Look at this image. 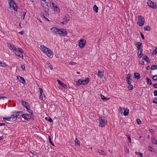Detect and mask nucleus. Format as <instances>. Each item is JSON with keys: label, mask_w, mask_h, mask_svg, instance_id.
<instances>
[{"label": "nucleus", "mask_w": 157, "mask_h": 157, "mask_svg": "<svg viewBox=\"0 0 157 157\" xmlns=\"http://www.w3.org/2000/svg\"><path fill=\"white\" fill-rule=\"evenodd\" d=\"M17 56H18L20 57H22L23 59V56L22 53L24 52L23 50L21 48H16L15 50L13 51Z\"/></svg>", "instance_id": "obj_1"}, {"label": "nucleus", "mask_w": 157, "mask_h": 157, "mask_svg": "<svg viewBox=\"0 0 157 157\" xmlns=\"http://www.w3.org/2000/svg\"><path fill=\"white\" fill-rule=\"evenodd\" d=\"M99 126L101 127H103L105 126L107 124V120L103 117L99 118Z\"/></svg>", "instance_id": "obj_2"}, {"label": "nucleus", "mask_w": 157, "mask_h": 157, "mask_svg": "<svg viewBox=\"0 0 157 157\" xmlns=\"http://www.w3.org/2000/svg\"><path fill=\"white\" fill-rule=\"evenodd\" d=\"M9 4L10 8H13V9L15 11H17V4L14 0H9Z\"/></svg>", "instance_id": "obj_3"}, {"label": "nucleus", "mask_w": 157, "mask_h": 157, "mask_svg": "<svg viewBox=\"0 0 157 157\" xmlns=\"http://www.w3.org/2000/svg\"><path fill=\"white\" fill-rule=\"evenodd\" d=\"M139 21L137 22V23L139 25L142 26L145 22V19L141 16H139Z\"/></svg>", "instance_id": "obj_4"}, {"label": "nucleus", "mask_w": 157, "mask_h": 157, "mask_svg": "<svg viewBox=\"0 0 157 157\" xmlns=\"http://www.w3.org/2000/svg\"><path fill=\"white\" fill-rule=\"evenodd\" d=\"M21 117L25 120H28L29 119L34 120V116L30 115L28 114H23L21 115Z\"/></svg>", "instance_id": "obj_5"}, {"label": "nucleus", "mask_w": 157, "mask_h": 157, "mask_svg": "<svg viewBox=\"0 0 157 157\" xmlns=\"http://www.w3.org/2000/svg\"><path fill=\"white\" fill-rule=\"evenodd\" d=\"M57 34H59L60 36H64L67 35V33L65 29H59V31H58Z\"/></svg>", "instance_id": "obj_6"}, {"label": "nucleus", "mask_w": 157, "mask_h": 157, "mask_svg": "<svg viewBox=\"0 0 157 157\" xmlns=\"http://www.w3.org/2000/svg\"><path fill=\"white\" fill-rule=\"evenodd\" d=\"M147 4L149 6L153 9H156L157 8L156 3L155 2H153L150 0L148 1L147 2Z\"/></svg>", "instance_id": "obj_7"}, {"label": "nucleus", "mask_w": 157, "mask_h": 157, "mask_svg": "<svg viewBox=\"0 0 157 157\" xmlns=\"http://www.w3.org/2000/svg\"><path fill=\"white\" fill-rule=\"evenodd\" d=\"M86 40L84 39H81L79 41L78 45L79 47L82 48L84 47L86 44Z\"/></svg>", "instance_id": "obj_8"}, {"label": "nucleus", "mask_w": 157, "mask_h": 157, "mask_svg": "<svg viewBox=\"0 0 157 157\" xmlns=\"http://www.w3.org/2000/svg\"><path fill=\"white\" fill-rule=\"evenodd\" d=\"M21 102L22 105L25 107L27 110H29L30 106L28 102H26L25 100L22 99L21 100Z\"/></svg>", "instance_id": "obj_9"}, {"label": "nucleus", "mask_w": 157, "mask_h": 157, "mask_svg": "<svg viewBox=\"0 0 157 157\" xmlns=\"http://www.w3.org/2000/svg\"><path fill=\"white\" fill-rule=\"evenodd\" d=\"M40 49L43 52H44L45 53L49 50L48 48L45 47L43 45H41L40 46Z\"/></svg>", "instance_id": "obj_10"}, {"label": "nucleus", "mask_w": 157, "mask_h": 157, "mask_svg": "<svg viewBox=\"0 0 157 157\" xmlns=\"http://www.w3.org/2000/svg\"><path fill=\"white\" fill-rule=\"evenodd\" d=\"M135 45L137 48L138 50L141 49V47L142 46V43L140 42H136L135 43Z\"/></svg>", "instance_id": "obj_11"}, {"label": "nucleus", "mask_w": 157, "mask_h": 157, "mask_svg": "<svg viewBox=\"0 0 157 157\" xmlns=\"http://www.w3.org/2000/svg\"><path fill=\"white\" fill-rule=\"evenodd\" d=\"M17 79L20 82L22 83L23 84L25 85V80L23 77L18 76H17Z\"/></svg>", "instance_id": "obj_12"}, {"label": "nucleus", "mask_w": 157, "mask_h": 157, "mask_svg": "<svg viewBox=\"0 0 157 157\" xmlns=\"http://www.w3.org/2000/svg\"><path fill=\"white\" fill-rule=\"evenodd\" d=\"M7 45L9 49L12 50L13 52L16 48L14 46L12 45L10 43H8Z\"/></svg>", "instance_id": "obj_13"}, {"label": "nucleus", "mask_w": 157, "mask_h": 157, "mask_svg": "<svg viewBox=\"0 0 157 157\" xmlns=\"http://www.w3.org/2000/svg\"><path fill=\"white\" fill-rule=\"evenodd\" d=\"M43 7L45 13L46 14L48 13L49 11V6L48 4H47L46 5H44V4H43Z\"/></svg>", "instance_id": "obj_14"}, {"label": "nucleus", "mask_w": 157, "mask_h": 157, "mask_svg": "<svg viewBox=\"0 0 157 157\" xmlns=\"http://www.w3.org/2000/svg\"><path fill=\"white\" fill-rule=\"evenodd\" d=\"M57 81L59 84L60 86H61L66 89L67 88V86L66 84H64L63 82H61L60 80L58 79Z\"/></svg>", "instance_id": "obj_15"}, {"label": "nucleus", "mask_w": 157, "mask_h": 157, "mask_svg": "<svg viewBox=\"0 0 157 157\" xmlns=\"http://www.w3.org/2000/svg\"><path fill=\"white\" fill-rule=\"evenodd\" d=\"M89 78L87 77L85 80H82V85H85L88 84L89 82Z\"/></svg>", "instance_id": "obj_16"}, {"label": "nucleus", "mask_w": 157, "mask_h": 157, "mask_svg": "<svg viewBox=\"0 0 157 157\" xmlns=\"http://www.w3.org/2000/svg\"><path fill=\"white\" fill-rule=\"evenodd\" d=\"M104 71L99 70L98 73V76L100 78H101L104 76Z\"/></svg>", "instance_id": "obj_17"}, {"label": "nucleus", "mask_w": 157, "mask_h": 157, "mask_svg": "<svg viewBox=\"0 0 157 157\" xmlns=\"http://www.w3.org/2000/svg\"><path fill=\"white\" fill-rule=\"evenodd\" d=\"M48 56L50 58H52L53 57V52L50 49L46 53Z\"/></svg>", "instance_id": "obj_18"}, {"label": "nucleus", "mask_w": 157, "mask_h": 157, "mask_svg": "<svg viewBox=\"0 0 157 157\" xmlns=\"http://www.w3.org/2000/svg\"><path fill=\"white\" fill-rule=\"evenodd\" d=\"M51 30L52 33H57L58 31H59V29L56 27H53L51 29Z\"/></svg>", "instance_id": "obj_19"}, {"label": "nucleus", "mask_w": 157, "mask_h": 157, "mask_svg": "<svg viewBox=\"0 0 157 157\" xmlns=\"http://www.w3.org/2000/svg\"><path fill=\"white\" fill-rule=\"evenodd\" d=\"M143 49L141 48V49L139 50L140 52V53H139V52H138L137 56L139 59H140L144 55L143 54Z\"/></svg>", "instance_id": "obj_20"}, {"label": "nucleus", "mask_w": 157, "mask_h": 157, "mask_svg": "<svg viewBox=\"0 0 157 157\" xmlns=\"http://www.w3.org/2000/svg\"><path fill=\"white\" fill-rule=\"evenodd\" d=\"M134 77L135 78H136L138 79L140 78L141 77L140 74L138 73H135L134 75Z\"/></svg>", "instance_id": "obj_21"}, {"label": "nucleus", "mask_w": 157, "mask_h": 157, "mask_svg": "<svg viewBox=\"0 0 157 157\" xmlns=\"http://www.w3.org/2000/svg\"><path fill=\"white\" fill-rule=\"evenodd\" d=\"M12 113L13 114H12L10 118H12V119H13V118H15V120H13V121H16L17 119V116L16 115V114L15 113H14V112H12Z\"/></svg>", "instance_id": "obj_22"}, {"label": "nucleus", "mask_w": 157, "mask_h": 157, "mask_svg": "<svg viewBox=\"0 0 157 157\" xmlns=\"http://www.w3.org/2000/svg\"><path fill=\"white\" fill-rule=\"evenodd\" d=\"M142 59L146 61L148 63H150V61L149 60V59L146 55H145L143 56Z\"/></svg>", "instance_id": "obj_23"}, {"label": "nucleus", "mask_w": 157, "mask_h": 157, "mask_svg": "<svg viewBox=\"0 0 157 157\" xmlns=\"http://www.w3.org/2000/svg\"><path fill=\"white\" fill-rule=\"evenodd\" d=\"M11 118H10V117H4L3 118V119L4 121H13V120H15V118H13V119H11Z\"/></svg>", "instance_id": "obj_24"}, {"label": "nucleus", "mask_w": 157, "mask_h": 157, "mask_svg": "<svg viewBox=\"0 0 157 157\" xmlns=\"http://www.w3.org/2000/svg\"><path fill=\"white\" fill-rule=\"evenodd\" d=\"M147 84L149 85H151L152 84V82L150 79L147 77L146 78Z\"/></svg>", "instance_id": "obj_25"}, {"label": "nucleus", "mask_w": 157, "mask_h": 157, "mask_svg": "<svg viewBox=\"0 0 157 157\" xmlns=\"http://www.w3.org/2000/svg\"><path fill=\"white\" fill-rule=\"evenodd\" d=\"M75 144L76 146H80V142L77 138L75 140Z\"/></svg>", "instance_id": "obj_26"}, {"label": "nucleus", "mask_w": 157, "mask_h": 157, "mask_svg": "<svg viewBox=\"0 0 157 157\" xmlns=\"http://www.w3.org/2000/svg\"><path fill=\"white\" fill-rule=\"evenodd\" d=\"M82 80L79 79L76 82V85L77 86H79L81 85H82Z\"/></svg>", "instance_id": "obj_27"}, {"label": "nucleus", "mask_w": 157, "mask_h": 157, "mask_svg": "<svg viewBox=\"0 0 157 157\" xmlns=\"http://www.w3.org/2000/svg\"><path fill=\"white\" fill-rule=\"evenodd\" d=\"M93 10L96 13H98V8L96 5H95L93 7Z\"/></svg>", "instance_id": "obj_28"}, {"label": "nucleus", "mask_w": 157, "mask_h": 157, "mask_svg": "<svg viewBox=\"0 0 157 157\" xmlns=\"http://www.w3.org/2000/svg\"><path fill=\"white\" fill-rule=\"evenodd\" d=\"M144 29L145 31H149L151 30V28L149 26L147 25L146 27H144Z\"/></svg>", "instance_id": "obj_29"}, {"label": "nucleus", "mask_w": 157, "mask_h": 157, "mask_svg": "<svg viewBox=\"0 0 157 157\" xmlns=\"http://www.w3.org/2000/svg\"><path fill=\"white\" fill-rule=\"evenodd\" d=\"M135 153L136 155H138L140 156V157H143V155L142 153L136 151Z\"/></svg>", "instance_id": "obj_30"}, {"label": "nucleus", "mask_w": 157, "mask_h": 157, "mask_svg": "<svg viewBox=\"0 0 157 157\" xmlns=\"http://www.w3.org/2000/svg\"><path fill=\"white\" fill-rule=\"evenodd\" d=\"M129 112V110L128 109H126V110H124V115L126 116L128 115Z\"/></svg>", "instance_id": "obj_31"}, {"label": "nucleus", "mask_w": 157, "mask_h": 157, "mask_svg": "<svg viewBox=\"0 0 157 157\" xmlns=\"http://www.w3.org/2000/svg\"><path fill=\"white\" fill-rule=\"evenodd\" d=\"M101 98L103 100V101H104L105 100H109V98H105L104 96L102 94H101Z\"/></svg>", "instance_id": "obj_32"}, {"label": "nucleus", "mask_w": 157, "mask_h": 157, "mask_svg": "<svg viewBox=\"0 0 157 157\" xmlns=\"http://www.w3.org/2000/svg\"><path fill=\"white\" fill-rule=\"evenodd\" d=\"M54 10L55 11H56L58 13H59L60 12V9L57 6L55 8H54Z\"/></svg>", "instance_id": "obj_33"}, {"label": "nucleus", "mask_w": 157, "mask_h": 157, "mask_svg": "<svg viewBox=\"0 0 157 157\" xmlns=\"http://www.w3.org/2000/svg\"><path fill=\"white\" fill-rule=\"evenodd\" d=\"M48 138L49 141V142L50 143V144L53 146H55L54 144L53 143L52 141L51 137L49 136Z\"/></svg>", "instance_id": "obj_34"}, {"label": "nucleus", "mask_w": 157, "mask_h": 157, "mask_svg": "<svg viewBox=\"0 0 157 157\" xmlns=\"http://www.w3.org/2000/svg\"><path fill=\"white\" fill-rule=\"evenodd\" d=\"M45 119L48 121H49V122H52V123L53 122V120H52V119L50 117H46L45 118Z\"/></svg>", "instance_id": "obj_35"}, {"label": "nucleus", "mask_w": 157, "mask_h": 157, "mask_svg": "<svg viewBox=\"0 0 157 157\" xmlns=\"http://www.w3.org/2000/svg\"><path fill=\"white\" fill-rule=\"evenodd\" d=\"M151 69L152 70H154L156 69H157V65H155L151 66Z\"/></svg>", "instance_id": "obj_36"}, {"label": "nucleus", "mask_w": 157, "mask_h": 157, "mask_svg": "<svg viewBox=\"0 0 157 157\" xmlns=\"http://www.w3.org/2000/svg\"><path fill=\"white\" fill-rule=\"evenodd\" d=\"M131 74H128L127 75L126 79H129L131 80Z\"/></svg>", "instance_id": "obj_37"}, {"label": "nucleus", "mask_w": 157, "mask_h": 157, "mask_svg": "<svg viewBox=\"0 0 157 157\" xmlns=\"http://www.w3.org/2000/svg\"><path fill=\"white\" fill-rule=\"evenodd\" d=\"M129 86H128V88L129 90H131L133 88V86L131 84H128Z\"/></svg>", "instance_id": "obj_38"}, {"label": "nucleus", "mask_w": 157, "mask_h": 157, "mask_svg": "<svg viewBox=\"0 0 157 157\" xmlns=\"http://www.w3.org/2000/svg\"><path fill=\"white\" fill-rule=\"evenodd\" d=\"M98 151H99V152L102 155H106L105 153L102 150H98Z\"/></svg>", "instance_id": "obj_39"}, {"label": "nucleus", "mask_w": 157, "mask_h": 157, "mask_svg": "<svg viewBox=\"0 0 157 157\" xmlns=\"http://www.w3.org/2000/svg\"><path fill=\"white\" fill-rule=\"evenodd\" d=\"M152 54L153 55H155L157 54V48H156L153 51Z\"/></svg>", "instance_id": "obj_40"}, {"label": "nucleus", "mask_w": 157, "mask_h": 157, "mask_svg": "<svg viewBox=\"0 0 157 157\" xmlns=\"http://www.w3.org/2000/svg\"><path fill=\"white\" fill-rule=\"evenodd\" d=\"M67 16H65L64 18H63V21L65 22H68V21L69 20H67Z\"/></svg>", "instance_id": "obj_41"}, {"label": "nucleus", "mask_w": 157, "mask_h": 157, "mask_svg": "<svg viewBox=\"0 0 157 157\" xmlns=\"http://www.w3.org/2000/svg\"><path fill=\"white\" fill-rule=\"evenodd\" d=\"M148 149L151 152H153L154 151V150H153V148L150 146H148Z\"/></svg>", "instance_id": "obj_42"}, {"label": "nucleus", "mask_w": 157, "mask_h": 157, "mask_svg": "<svg viewBox=\"0 0 157 157\" xmlns=\"http://www.w3.org/2000/svg\"><path fill=\"white\" fill-rule=\"evenodd\" d=\"M28 111L29 113H30L31 114V115H32V116H34L33 115L34 113H33V111L32 110H30V108H29V110H28Z\"/></svg>", "instance_id": "obj_43"}, {"label": "nucleus", "mask_w": 157, "mask_h": 157, "mask_svg": "<svg viewBox=\"0 0 157 157\" xmlns=\"http://www.w3.org/2000/svg\"><path fill=\"white\" fill-rule=\"evenodd\" d=\"M152 142L153 143L157 145V140H156L155 139L153 138L152 140Z\"/></svg>", "instance_id": "obj_44"}, {"label": "nucleus", "mask_w": 157, "mask_h": 157, "mask_svg": "<svg viewBox=\"0 0 157 157\" xmlns=\"http://www.w3.org/2000/svg\"><path fill=\"white\" fill-rule=\"evenodd\" d=\"M152 79L153 80L156 81L157 80V75H154L152 77Z\"/></svg>", "instance_id": "obj_45"}, {"label": "nucleus", "mask_w": 157, "mask_h": 157, "mask_svg": "<svg viewBox=\"0 0 157 157\" xmlns=\"http://www.w3.org/2000/svg\"><path fill=\"white\" fill-rule=\"evenodd\" d=\"M153 102L155 104H157V98H155L154 99L153 101Z\"/></svg>", "instance_id": "obj_46"}, {"label": "nucleus", "mask_w": 157, "mask_h": 157, "mask_svg": "<svg viewBox=\"0 0 157 157\" xmlns=\"http://www.w3.org/2000/svg\"><path fill=\"white\" fill-rule=\"evenodd\" d=\"M125 136H127V137H128V141H129V143H131V139L130 137L129 136H128V135H125Z\"/></svg>", "instance_id": "obj_47"}, {"label": "nucleus", "mask_w": 157, "mask_h": 157, "mask_svg": "<svg viewBox=\"0 0 157 157\" xmlns=\"http://www.w3.org/2000/svg\"><path fill=\"white\" fill-rule=\"evenodd\" d=\"M23 112L21 111H15L14 112V113H15L16 114H19L20 113H22Z\"/></svg>", "instance_id": "obj_48"}, {"label": "nucleus", "mask_w": 157, "mask_h": 157, "mask_svg": "<svg viewBox=\"0 0 157 157\" xmlns=\"http://www.w3.org/2000/svg\"><path fill=\"white\" fill-rule=\"evenodd\" d=\"M51 4L52 5V7L53 8H54H54H55L57 6L56 5L54 2H52Z\"/></svg>", "instance_id": "obj_49"}, {"label": "nucleus", "mask_w": 157, "mask_h": 157, "mask_svg": "<svg viewBox=\"0 0 157 157\" xmlns=\"http://www.w3.org/2000/svg\"><path fill=\"white\" fill-rule=\"evenodd\" d=\"M21 68L23 70V71H25V66L24 65H21Z\"/></svg>", "instance_id": "obj_50"}, {"label": "nucleus", "mask_w": 157, "mask_h": 157, "mask_svg": "<svg viewBox=\"0 0 157 157\" xmlns=\"http://www.w3.org/2000/svg\"><path fill=\"white\" fill-rule=\"evenodd\" d=\"M137 123L138 124H139L141 123V121L139 119H136Z\"/></svg>", "instance_id": "obj_51"}, {"label": "nucleus", "mask_w": 157, "mask_h": 157, "mask_svg": "<svg viewBox=\"0 0 157 157\" xmlns=\"http://www.w3.org/2000/svg\"><path fill=\"white\" fill-rule=\"evenodd\" d=\"M39 91H40V94H41L43 93V90L41 88H39Z\"/></svg>", "instance_id": "obj_52"}, {"label": "nucleus", "mask_w": 157, "mask_h": 157, "mask_svg": "<svg viewBox=\"0 0 157 157\" xmlns=\"http://www.w3.org/2000/svg\"><path fill=\"white\" fill-rule=\"evenodd\" d=\"M154 95L155 96H157V90H155L154 91Z\"/></svg>", "instance_id": "obj_53"}, {"label": "nucleus", "mask_w": 157, "mask_h": 157, "mask_svg": "<svg viewBox=\"0 0 157 157\" xmlns=\"http://www.w3.org/2000/svg\"><path fill=\"white\" fill-rule=\"evenodd\" d=\"M140 35L141 36V38L143 39H144V35H143V33H140Z\"/></svg>", "instance_id": "obj_54"}, {"label": "nucleus", "mask_w": 157, "mask_h": 157, "mask_svg": "<svg viewBox=\"0 0 157 157\" xmlns=\"http://www.w3.org/2000/svg\"><path fill=\"white\" fill-rule=\"evenodd\" d=\"M130 80L126 79V81L128 85L131 84Z\"/></svg>", "instance_id": "obj_55"}, {"label": "nucleus", "mask_w": 157, "mask_h": 157, "mask_svg": "<svg viewBox=\"0 0 157 157\" xmlns=\"http://www.w3.org/2000/svg\"><path fill=\"white\" fill-rule=\"evenodd\" d=\"M6 66V65L5 63H2V64L1 65V66L2 67H4Z\"/></svg>", "instance_id": "obj_56"}, {"label": "nucleus", "mask_w": 157, "mask_h": 157, "mask_svg": "<svg viewBox=\"0 0 157 157\" xmlns=\"http://www.w3.org/2000/svg\"><path fill=\"white\" fill-rule=\"evenodd\" d=\"M76 64V63L74 62H71L70 63V64L72 65H74Z\"/></svg>", "instance_id": "obj_57"}, {"label": "nucleus", "mask_w": 157, "mask_h": 157, "mask_svg": "<svg viewBox=\"0 0 157 157\" xmlns=\"http://www.w3.org/2000/svg\"><path fill=\"white\" fill-rule=\"evenodd\" d=\"M49 67L50 68L51 70H52L53 69V68L52 65H50L49 66Z\"/></svg>", "instance_id": "obj_58"}, {"label": "nucleus", "mask_w": 157, "mask_h": 157, "mask_svg": "<svg viewBox=\"0 0 157 157\" xmlns=\"http://www.w3.org/2000/svg\"><path fill=\"white\" fill-rule=\"evenodd\" d=\"M5 125V124L4 123H0V126H2V125Z\"/></svg>", "instance_id": "obj_59"}, {"label": "nucleus", "mask_w": 157, "mask_h": 157, "mask_svg": "<svg viewBox=\"0 0 157 157\" xmlns=\"http://www.w3.org/2000/svg\"><path fill=\"white\" fill-rule=\"evenodd\" d=\"M24 33V32L23 31H21L20 32H19V33L21 35H23V34Z\"/></svg>", "instance_id": "obj_60"}, {"label": "nucleus", "mask_w": 157, "mask_h": 157, "mask_svg": "<svg viewBox=\"0 0 157 157\" xmlns=\"http://www.w3.org/2000/svg\"><path fill=\"white\" fill-rule=\"evenodd\" d=\"M153 86L155 88H157V84L153 85Z\"/></svg>", "instance_id": "obj_61"}, {"label": "nucleus", "mask_w": 157, "mask_h": 157, "mask_svg": "<svg viewBox=\"0 0 157 157\" xmlns=\"http://www.w3.org/2000/svg\"><path fill=\"white\" fill-rule=\"evenodd\" d=\"M40 99L43 98L42 94H40Z\"/></svg>", "instance_id": "obj_62"}, {"label": "nucleus", "mask_w": 157, "mask_h": 157, "mask_svg": "<svg viewBox=\"0 0 157 157\" xmlns=\"http://www.w3.org/2000/svg\"><path fill=\"white\" fill-rule=\"evenodd\" d=\"M16 115L17 116V118H20L21 117V116L19 114H16Z\"/></svg>", "instance_id": "obj_63"}, {"label": "nucleus", "mask_w": 157, "mask_h": 157, "mask_svg": "<svg viewBox=\"0 0 157 157\" xmlns=\"http://www.w3.org/2000/svg\"><path fill=\"white\" fill-rule=\"evenodd\" d=\"M45 20H47V21H50L48 20V18H47V17H46L45 16H44V17Z\"/></svg>", "instance_id": "obj_64"}]
</instances>
